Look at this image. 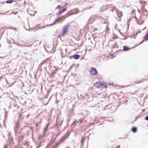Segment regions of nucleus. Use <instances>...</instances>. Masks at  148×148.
Returning <instances> with one entry per match:
<instances>
[{
    "mask_svg": "<svg viewBox=\"0 0 148 148\" xmlns=\"http://www.w3.org/2000/svg\"><path fill=\"white\" fill-rule=\"evenodd\" d=\"M78 12L77 11H75L74 12H73L71 13V14H69V13H67L65 15L62 16L60 18H58L57 19H56L54 22L52 24H50V25H52L54 24H55L56 23L59 22H61L63 21L64 20L65 18L66 17L68 16H70V15L73 14H76Z\"/></svg>",
    "mask_w": 148,
    "mask_h": 148,
    "instance_id": "nucleus-1",
    "label": "nucleus"
},
{
    "mask_svg": "<svg viewBox=\"0 0 148 148\" xmlns=\"http://www.w3.org/2000/svg\"><path fill=\"white\" fill-rule=\"evenodd\" d=\"M69 27V25H65L64 26L61 33L62 36H64L66 34V33L68 31Z\"/></svg>",
    "mask_w": 148,
    "mask_h": 148,
    "instance_id": "nucleus-2",
    "label": "nucleus"
},
{
    "mask_svg": "<svg viewBox=\"0 0 148 148\" xmlns=\"http://www.w3.org/2000/svg\"><path fill=\"white\" fill-rule=\"evenodd\" d=\"M22 115L21 114L19 116V119L18 120V122L15 125V127H14V129L15 132H16V130H17V129L19 128V122L20 121V120L21 119H22Z\"/></svg>",
    "mask_w": 148,
    "mask_h": 148,
    "instance_id": "nucleus-3",
    "label": "nucleus"
},
{
    "mask_svg": "<svg viewBox=\"0 0 148 148\" xmlns=\"http://www.w3.org/2000/svg\"><path fill=\"white\" fill-rule=\"evenodd\" d=\"M116 16H115V18L118 21H120L121 20V17L122 16V12L121 11L116 12Z\"/></svg>",
    "mask_w": 148,
    "mask_h": 148,
    "instance_id": "nucleus-4",
    "label": "nucleus"
},
{
    "mask_svg": "<svg viewBox=\"0 0 148 148\" xmlns=\"http://www.w3.org/2000/svg\"><path fill=\"white\" fill-rule=\"evenodd\" d=\"M90 71L91 74L93 75H95L97 72V71L96 69L94 68H91L90 69Z\"/></svg>",
    "mask_w": 148,
    "mask_h": 148,
    "instance_id": "nucleus-5",
    "label": "nucleus"
},
{
    "mask_svg": "<svg viewBox=\"0 0 148 148\" xmlns=\"http://www.w3.org/2000/svg\"><path fill=\"white\" fill-rule=\"evenodd\" d=\"M101 85V83L99 82H97L95 83L94 84V86L95 87H96V88H99L100 87Z\"/></svg>",
    "mask_w": 148,
    "mask_h": 148,
    "instance_id": "nucleus-6",
    "label": "nucleus"
},
{
    "mask_svg": "<svg viewBox=\"0 0 148 148\" xmlns=\"http://www.w3.org/2000/svg\"><path fill=\"white\" fill-rule=\"evenodd\" d=\"M66 10V8H63L62 9H61V10H60L58 12V13L57 14L58 15V14H62L63 12L65 11Z\"/></svg>",
    "mask_w": 148,
    "mask_h": 148,
    "instance_id": "nucleus-7",
    "label": "nucleus"
},
{
    "mask_svg": "<svg viewBox=\"0 0 148 148\" xmlns=\"http://www.w3.org/2000/svg\"><path fill=\"white\" fill-rule=\"evenodd\" d=\"M49 124L48 123L47 125L44 128V129L43 131V133H44V134H45L47 131V129H48V125H49Z\"/></svg>",
    "mask_w": 148,
    "mask_h": 148,
    "instance_id": "nucleus-8",
    "label": "nucleus"
},
{
    "mask_svg": "<svg viewBox=\"0 0 148 148\" xmlns=\"http://www.w3.org/2000/svg\"><path fill=\"white\" fill-rule=\"evenodd\" d=\"M49 124L48 123L47 125L44 128V129L43 131V133H44V134H45L47 131V129H48V125H49Z\"/></svg>",
    "mask_w": 148,
    "mask_h": 148,
    "instance_id": "nucleus-9",
    "label": "nucleus"
},
{
    "mask_svg": "<svg viewBox=\"0 0 148 148\" xmlns=\"http://www.w3.org/2000/svg\"><path fill=\"white\" fill-rule=\"evenodd\" d=\"M70 134V132H67L64 136V138L63 139H66L69 136Z\"/></svg>",
    "mask_w": 148,
    "mask_h": 148,
    "instance_id": "nucleus-10",
    "label": "nucleus"
},
{
    "mask_svg": "<svg viewBox=\"0 0 148 148\" xmlns=\"http://www.w3.org/2000/svg\"><path fill=\"white\" fill-rule=\"evenodd\" d=\"M130 49V48L127 46H123V50L124 51H127Z\"/></svg>",
    "mask_w": 148,
    "mask_h": 148,
    "instance_id": "nucleus-11",
    "label": "nucleus"
},
{
    "mask_svg": "<svg viewBox=\"0 0 148 148\" xmlns=\"http://www.w3.org/2000/svg\"><path fill=\"white\" fill-rule=\"evenodd\" d=\"M73 57L75 59H78L79 58L80 56L78 54H75L73 56Z\"/></svg>",
    "mask_w": 148,
    "mask_h": 148,
    "instance_id": "nucleus-12",
    "label": "nucleus"
},
{
    "mask_svg": "<svg viewBox=\"0 0 148 148\" xmlns=\"http://www.w3.org/2000/svg\"><path fill=\"white\" fill-rule=\"evenodd\" d=\"M82 121V120L81 119H79V121H77V120H75V121L73 122V123L72 124V125L75 126V124H74V123L75 122H81Z\"/></svg>",
    "mask_w": 148,
    "mask_h": 148,
    "instance_id": "nucleus-13",
    "label": "nucleus"
},
{
    "mask_svg": "<svg viewBox=\"0 0 148 148\" xmlns=\"http://www.w3.org/2000/svg\"><path fill=\"white\" fill-rule=\"evenodd\" d=\"M131 130L133 132H135L137 131V128L135 127H133L132 128Z\"/></svg>",
    "mask_w": 148,
    "mask_h": 148,
    "instance_id": "nucleus-14",
    "label": "nucleus"
},
{
    "mask_svg": "<svg viewBox=\"0 0 148 148\" xmlns=\"http://www.w3.org/2000/svg\"><path fill=\"white\" fill-rule=\"evenodd\" d=\"M144 40L145 41H147L148 40V33L146 34L144 37Z\"/></svg>",
    "mask_w": 148,
    "mask_h": 148,
    "instance_id": "nucleus-15",
    "label": "nucleus"
},
{
    "mask_svg": "<svg viewBox=\"0 0 148 148\" xmlns=\"http://www.w3.org/2000/svg\"><path fill=\"white\" fill-rule=\"evenodd\" d=\"M101 85L100 86V87H102L103 88H106L107 87V86L106 85H105L101 83Z\"/></svg>",
    "mask_w": 148,
    "mask_h": 148,
    "instance_id": "nucleus-16",
    "label": "nucleus"
},
{
    "mask_svg": "<svg viewBox=\"0 0 148 148\" xmlns=\"http://www.w3.org/2000/svg\"><path fill=\"white\" fill-rule=\"evenodd\" d=\"M13 1L12 0H8L6 1V3H12Z\"/></svg>",
    "mask_w": 148,
    "mask_h": 148,
    "instance_id": "nucleus-17",
    "label": "nucleus"
},
{
    "mask_svg": "<svg viewBox=\"0 0 148 148\" xmlns=\"http://www.w3.org/2000/svg\"><path fill=\"white\" fill-rule=\"evenodd\" d=\"M71 75L72 76L75 77L77 75V74L75 73H72L71 74Z\"/></svg>",
    "mask_w": 148,
    "mask_h": 148,
    "instance_id": "nucleus-18",
    "label": "nucleus"
},
{
    "mask_svg": "<svg viewBox=\"0 0 148 148\" xmlns=\"http://www.w3.org/2000/svg\"><path fill=\"white\" fill-rule=\"evenodd\" d=\"M145 119L147 121H148V116H147L145 117Z\"/></svg>",
    "mask_w": 148,
    "mask_h": 148,
    "instance_id": "nucleus-19",
    "label": "nucleus"
},
{
    "mask_svg": "<svg viewBox=\"0 0 148 148\" xmlns=\"http://www.w3.org/2000/svg\"><path fill=\"white\" fill-rule=\"evenodd\" d=\"M59 144H56V146L55 147H54L53 148H57L58 145H59Z\"/></svg>",
    "mask_w": 148,
    "mask_h": 148,
    "instance_id": "nucleus-20",
    "label": "nucleus"
},
{
    "mask_svg": "<svg viewBox=\"0 0 148 148\" xmlns=\"http://www.w3.org/2000/svg\"><path fill=\"white\" fill-rule=\"evenodd\" d=\"M32 44L31 45H25V46H24V47H30L31 46H32Z\"/></svg>",
    "mask_w": 148,
    "mask_h": 148,
    "instance_id": "nucleus-21",
    "label": "nucleus"
},
{
    "mask_svg": "<svg viewBox=\"0 0 148 148\" xmlns=\"http://www.w3.org/2000/svg\"><path fill=\"white\" fill-rule=\"evenodd\" d=\"M142 82V81H138V82H136V83H140L141 82Z\"/></svg>",
    "mask_w": 148,
    "mask_h": 148,
    "instance_id": "nucleus-22",
    "label": "nucleus"
},
{
    "mask_svg": "<svg viewBox=\"0 0 148 148\" xmlns=\"http://www.w3.org/2000/svg\"><path fill=\"white\" fill-rule=\"evenodd\" d=\"M8 146L7 145H5L4 147L3 148H7Z\"/></svg>",
    "mask_w": 148,
    "mask_h": 148,
    "instance_id": "nucleus-23",
    "label": "nucleus"
},
{
    "mask_svg": "<svg viewBox=\"0 0 148 148\" xmlns=\"http://www.w3.org/2000/svg\"><path fill=\"white\" fill-rule=\"evenodd\" d=\"M5 14V13H0V14H3V15H4V14Z\"/></svg>",
    "mask_w": 148,
    "mask_h": 148,
    "instance_id": "nucleus-24",
    "label": "nucleus"
},
{
    "mask_svg": "<svg viewBox=\"0 0 148 148\" xmlns=\"http://www.w3.org/2000/svg\"><path fill=\"white\" fill-rule=\"evenodd\" d=\"M120 147V146L119 145L117 147H116V148H119Z\"/></svg>",
    "mask_w": 148,
    "mask_h": 148,
    "instance_id": "nucleus-25",
    "label": "nucleus"
},
{
    "mask_svg": "<svg viewBox=\"0 0 148 148\" xmlns=\"http://www.w3.org/2000/svg\"><path fill=\"white\" fill-rule=\"evenodd\" d=\"M143 22H141L140 23H139V24H142Z\"/></svg>",
    "mask_w": 148,
    "mask_h": 148,
    "instance_id": "nucleus-26",
    "label": "nucleus"
},
{
    "mask_svg": "<svg viewBox=\"0 0 148 148\" xmlns=\"http://www.w3.org/2000/svg\"><path fill=\"white\" fill-rule=\"evenodd\" d=\"M29 115H27V118H28V117Z\"/></svg>",
    "mask_w": 148,
    "mask_h": 148,
    "instance_id": "nucleus-27",
    "label": "nucleus"
},
{
    "mask_svg": "<svg viewBox=\"0 0 148 148\" xmlns=\"http://www.w3.org/2000/svg\"><path fill=\"white\" fill-rule=\"evenodd\" d=\"M8 134H9V135H10V132H9V133H8Z\"/></svg>",
    "mask_w": 148,
    "mask_h": 148,
    "instance_id": "nucleus-28",
    "label": "nucleus"
},
{
    "mask_svg": "<svg viewBox=\"0 0 148 148\" xmlns=\"http://www.w3.org/2000/svg\"><path fill=\"white\" fill-rule=\"evenodd\" d=\"M145 12H147V10H145Z\"/></svg>",
    "mask_w": 148,
    "mask_h": 148,
    "instance_id": "nucleus-29",
    "label": "nucleus"
},
{
    "mask_svg": "<svg viewBox=\"0 0 148 148\" xmlns=\"http://www.w3.org/2000/svg\"><path fill=\"white\" fill-rule=\"evenodd\" d=\"M111 10L112 11H113V9H112Z\"/></svg>",
    "mask_w": 148,
    "mask_h": 148,
    "instance_id": "nucleus-30",
    "label": "nucleus"
},
{
    "mask_svg": "<svg viewBox=\"0 0 148 148\" xmlns=\"http://www.w3.org/2000/svg\"><path fill=\"white\" fill-rule=\"evenodd\" d=\"M147 14H146V16H147Z\"/></svg>",
    "mask_w": 148,
    "mask_h": 148,
    "instance_id": "nucleus-31",
    "label": "nucleus"
},
{
    "mask_svg": "<svg viewBox=\"0 0 148 148\" xmlns=\"http://www.w3.org/2000/svg\"><path fill=\"white\" fill-rule=\"evenodd\" d=\"M143 40L141 42V43L143 42Z\"/></svg>",
    "mask_w": 148,
    "mask_h": 148,
    "instance_id": "nucleus-32",
    "label": "nucleus"
},
{
    "mask_svg": "<svg viewBox=\"0 0 148 148\" xmlns=\"http://www.w3.org/2000/svg\"><path fill=\"white\" fill-rule=\"evenodd\" d=\"M1 44H0V47H1Z\"/></svg>",
    "mask_w": 148,
    "mask_h": 148,
    "instance_id": "nucleus-33",
    "label": "nucleus"
},
{
    "mask_svg": "<svg viewBox=\"0 0 148 148\" xmlns=\"http://www.w3.org/2000/svg\"><path fill=\"white\" fill-rule=\"evenodd\" d=\"M8 139H10V137H8Z\"/></svg>",
    "mask_w": 148,
    "mask_h": 148,
    "instance_id": "nucleus-34",
    "label": "nucleus"
},
{
    "mask_svg": "<svg viewBox=\"0 0 148 148\" xmlns=\"http://www.w3.org/2000/svg\"><path fill=\"white\" fill-rule=\"evenodd\" d=\"M72 67V66H71V68Z\"/></svg>",
    "mask_w": 148,
    "mask_h": 148,
    "instance_id": "nucleus-35",
    "label": "nucleus"
},
{
    "mask_svg": "<svg viewBox=\"0 0 148 148\" xmlns=\"http://www.w3.org/2000/svg\"><path fill=\"white\" fill-rule=\"evenodd\" d=\"M72 67V66H71V68Z\"/></svg>",
    "mask_w": 148,
    "mask_h": 148,
    "instance_id": "nucleus-36",
    "label": "nucleus"
}]
</instances>
